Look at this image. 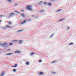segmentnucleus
I'll return each instance as SVG.
<instances>
[{"instance_id":"obj_38","label":"nucleus","mask_w":76,"mask_h":76,"mask_svg":"<svg viewBox=\"0 0 76 76\" xmlns=\"http://www.w3.org/2000/svg\"><path fill=\"white\" fill-rule=\"evenodd\" d=\"M4 74H2H2H1V76H4Z\"/></svg>"},{"instance_id":"obj_33","label":"nucleus","mask_w":76,"mask_h":76,"mask_svg":"<svg viewBox=\"0 0 76 76\" xmlns=\"http://www.w3.org/2000/svg\"><path fill=\"white\" fill-rule=\"evenodd\" d=\"M56 61H53L52 63L53 64L55 63H56Z\"/></svg>"},{"instance_id":"obj_28","label":"nucleus","mask_w":76,"mask_h":76,"mask_svg":"<svg viewBox=\"0 0 76 76\" xmlns=\"http://www.w3.org/2000/svg\"><path fill=\"white\" fill-rule=\"evenodd\" d=\"M42 60H40L39 61V63H41V62H42Z\"/></svg>"},{"instance_id":"obj_17","label":"nucleus","mask_w":76,"mask_h":76,"mask_svg":"<svg viewBox=\"0 0 76 76\" xmlns=\"http://www.w3.org/2000/svg\"><path fill=\"white\" fill-rule=\"evenodd\" d=\"M12 54H13V53H11L7 54V56H9L10 55H12Z\"/></svg>"},{"instance_id":"obj_26","label":"nucleus","mask_w":76,"mask_h":76,"mask_svg":"<svg viewBox=\"0 0 76 76\" xmlns=\"http://www.w3.org/2000/svg\"><path fill=\"white\" fill-rule=\"evenodd\" d=\"M13 45V43H10L9 45H9Z\"/></svg>"},{"instance_id":"obj_1","label":"nucleus","mask_w":76,"mask_h":76,"mask_svg":"<svg viewBox=\"0 0 76 76\" xmlns=\"http://www.w3.org/2000/svg\"><path fill=\"white\" fill-rule=\"evenodd\" d=\"M0 46L3 47H5V48H7V47H9V45L7 42H5L3 44L0 43Z\"/></svg>"},{"instance_id":"obj_14","label":"nucleus","mask_w":76,"mask_h":76,"mask_svg":"<svg viewBox=\"0 0 76 76\" xmlns=\"http://www.w3.org/2000/svg\"><path fill=\"white\" fill-rule=\"evenodd\" d=\"M14 12H15V13H17L18 14H20V13L19 12V11H14Z\"/></svg>"},{"instance_id":"obj_10","label":"nucleus","mask_w":76,"mask_h":76,"mask_svg":"<svg viewBox=\"0 0 76 76\" xmlns=\"http://www.w3.org/2000/svg\"><path fill=\"white\" fill-rule=\"evenodd\" d=\"M15 66H12V67H16L17 66H18V64H15Z\"/></svg>"},{"instance_id":"obj_43","label":"nucleus","mask_w":76,"mask_h":76,"mask_svg":"<svg viewBox=\"0 0 76 76\" xmlns=\"http://www.w3.org/2000/svg\"><path fill=\"white\" fill-rule=\"evenodd\" d=\"M38 4H39V5H41V4L38 3Z\"/></svg>"},{"instance_id":"obj_45","label":"nucleus","mask_w":76,"mask_h":76,"mask_svg":"<svg viewBox=\"0 0 76 76\" xmlns=\"http://www.w3.org/2000/svg\"><path fill=\"white\" fill-rule=\"evenodd\" d=\"M35 18H37V17H35Z\"/></svg>"},{"instance_id":"obj_5","label":"nucleus","mask_w":76,"mask_h":76,"mask_svg":"<svg viewBox=\"0 0 76 76\" xmlns=\"http://www.w3.org/2000/svg\"><path fill=\"white\" fill-rule=\"evenodd\" d=\"M21 53V51L18 50H16L15 52V53H17V54H19V53Z\"/></svg>"},{"instance_id":"obj_13","label":"nucleus","mask_w":76,"mask_h":76,"mask_svg":"<svg viewBox=\"0 0 76 76\" xmlns=\"http://www.w3.org/2000/svg\"><path fill=\"white\" fill-rule=\"evenodd\" d=\"M7 2H9V3H12V0H7Z\"/></svg>"},{"instance_id":"obj_23","label":"nucleus","mask_w":76,"mask_h":76,"mask_svg":"<svg viewBox=\"0 0 76 76\" xmlns=\"http://www.w3.org/2000/svg\"><path fill=\"white\" fill-rule=\"evenodd\" d=\"M13 72H16V71H17V70H16V69H14L12 70Z\"/></svg>"},{"instance_id":"obj_39","label":"nucleus","mask_w":76,"mask_h":76,"mask_svg":"<svg viewBox=\"0 0 76 76\" xmlns=\"http://www.w3.org/2000/svg\"><path fill=\"white\" fill-rule=\"evenodd\" d=\"M70 27H68V28H67V29H70Z\"/></svg>"},{"instance_id":"obj_29","label":"nucleus","mask_w":76,"mask_h":76,"mask_svg":"<svg viewBox=\"0 0 76 76\" xmlns=\"http://www.w3.org/2000/svg\"><path fill=\"white\" fill-rule=\"evenodd\" d=\"M6 73L5 71H4L2 72V74H3L4 75V74Z\"/></svg>"},{"instance_id":"obj_30","label":"nucleus","mask_w":76,"mask_h":76,"mask_svg":"<svg viewBox=\"0 0 76 76\" xmlns=\"http://www.w3.org/2000/svg\"><path fill=\"white\" fill-rule=\"evenodd\" d=\"M62 19H60V20H58V22H61V21H62Z\"/></svg>"},{"instance_id":"obj_15","label":"nucleus","mask_w":76,"mask_h":76,"mask_svg":"<svg viewBox=\"0 0 76 76\" xmlns=\"http://www.w3.org/2000/svg\"><path fill=\"white\" fill-rule=\"evenodd\" d=\"M61 10H62V9H60L56 11V12H60V11H61Z\"/></svg>"},{"instance_id":"obj_46","label":"nucleus","mask_w":76,"mask_h":76,"mask_svg":"<svg viewBox=\"0 0 76 76\" xmlns=\"http://www.w3.org/2000/svg\"><path fill=\"white\" fill-rule=\"evenodd\" d=\"M56 0V1H57V0Z\"/></svg>"},{"instance_id":"obj_32","label":"nucleus","mask_w":76,"mask_h":76,"mask_svg":"<svg viewBox=\"0 0 76 76\" xmlns=\"http://www.w3.org/2000/svg\"><path fill=\"white\" fill-rule=\"evenodd\" d=\"M33 54H34V53H31V56H32V55H33Z\"/></svg>"},{"instance_id":"obj_24","label":"nucleus","mask_w":76,"mask_h":76,"mask_svg":"<svg viewBox=\"0 0 76 76\" xmlns=\"http://www.w3.org/2000/svg\"><path fill=\"white\" fill-rule=\"evenodd\" d=\"M29 64V62H26V65H28Z\"/></svg>"},{"instance_id":"obj_11","label":"nucleus","mask_w":76,"mask_h":76,"mask_svg":"<svg viewBox=\"0 0 76 76\" xmlns=\"http://www.w3.org/2000/svg\"><path fill=\"white\" fill-rule=\"evenodd\" d=\"M23 31V29H21L19 30H18L17 31V32H22Z\"/></svg>"},{"instance_id":"obj_8","label":"nucleus","mask_w":76,"mask_h":76,"mask_svg":"<svg viewBox=\"0 0 76 76\" xmlns=\"http://www.w3.org/2000/svg\"><path fill=\"white\" fill-rule=\"evenodd\" d=\"M6 26L7 28H12V26H10L7 25H6Z\"/></svg>"},{"instance_id":"obj_36","label":"nucleus","mask_w":76,"mask_h":76,"mask_svg":"<svg viewBox=\"0 0 76 76\" xmlns=\"http://www.w3.org/2000/svg\"><path fill=\"white\" fill-rule=\"evenodd\" d=\"M20 11H21V12H25V10H21Z\"/></svg>"},{"instance_id":"obj_42","label":"nucleus","mask_w":76,"mask_h":76,"mask_svg":"<svg viewBox=\"0 0 76 76\" xmlns=\"http://www.w3.org/2000/svg\"><path fill=\"white\" fill-rule=\"evenodd\" d=\"M40 3H43V2H42V1H40Z\"/></svg>"},{"instance_id":"obj_37","label":"nucleus","mask_w":76,"mask_h":76,"mask_svg":"<svg viewBox=\"0 0 76 76\" xmlns=\"http://www.w3.org/2000/svg\"><path fill=\"white\" fill-rule=\"evenodd\" d=\"M31 19H28V22L31 21Z\"/></svg>"},{"instance_id":"obj_9","label":"nucleus","mask_w":76,"mask_h":76,"mask_svg":"<svg viewBox=\"0 0 76 76\" xmlns=\"http://www.w3.org/2000/svg\"><path fill=\"white\" fill-rule=\"evenodd\" d=\"M17 42H18V40H14L12 41V42H14V43H16Z\"/></svg>"},{"instance_id":"obj_35","label":"nucleus","mask_w":76,"mask_h":76,"mask_svg":"<svg viewBox=\"0 0 76 76\" xmlns=\"http://www.w3.org/2000/svg\"><path fill=\"white\" fill-rule=\"evenodd\" d=\"M9 24H12V22H9L8 23Z\"/></svg>"},{"instance_id":"obj_6","label":"nucleus","mask_w":76,"mask_h":76,"mask_svg":"<svg viewBox=\"0 0 76 76\" xmlns=\"http://www.w3.org/2000/svg\"><path fill=\"white\" fill-rule=\"evenodd\" d=\"M22 41V40H20L19 41L18 40V42H19V44H22L23 42Z\"/></svg>"},{"instance_id":"obj_18","label":"nucleus","mask_w":76,"mask_h":76,"mask_svg":"<svg viewBox=\"0 0 76 76\" xmlns=\"http://www.w3.org/2000/svg\"><path fill=\"white\" fill-rule=\"evenodd\" d=\"M52 74H53V75H56L57 74V73L56 72H52Z\"/></svg>"},{"instance_id":"obj_31","label":"nucleus","mask_w":76,"mask_h":76,"mask_svg":"<svg viewBox=\"0 0 76 76\" xmlns=\"http://www.w3.org/2000/svg\"><path fill=\"white\" fill-rule=\"evenodd\" d=\"M53 35H54V34H53L50 36V38H51L52 37H53Z\"/></svg>"},{"instance_id":"obj_25","label":"nucleus","mask_w":76,"mask_h":76,"mask_svg":"<svg viewBox=\"0 0 76 76\" xmlns=\"http://www.w3.org/2000/svg\"><path fill=\"white\" fill-rule=\"evenodd\" d=\"M15 6H18V5H19V4H18V3H16L15 4Z\"/></svg>"},{"instance_id":"obj_2","label":"nucleus","mask_w":76,"mask_h":76,"mask_svg":"<svg viewBox=\"0 0 76 76\" xmlns=\"http://www.w3.org/2000/svg\"><path fill=\"white\" fill-rule=\"evenodd\" d=\"M15 15H16L15 14L12 12L10 13L9 16H6L5 15V17L7 18V19H10L11 17H13L14 16H15Z\"/></svg>"},{"instance_id":"obj_44","label":"nucleus","mask_w":76,"mask_h":76,"mask_svg":"<svg viewBox=\"0 0 76 76\" xmlns=\"http://www.w3.org/2000/svg\"><path fill=\"white\" fill-rule=\"evenodd\" d=\"M1 20H0V22H1Z\"/></svg>"},{"instance_id":"obj_41","label":"nucleus","mask_w":76,"mask_h":76,"mask_svg":"<svg viewBox=\"0 0 76 76\" xmlns=\"http://www.w3.org/2000/svg\"><path fill=\"white\" fill-rule=\"evenodd\" d=\"M65 18H64L62 19V20H64V19H65Z\"/></svg>"},{"instance_id":"obj_40","label":"nucleus","mask_w":76,"mask_h":76,"mask_svg":"<svg viewBox=\"0 0 76 76\" xmlns=\"http://www.w3.org/2000/svg\"><path fill=\"white\" fill-rule=\"evenodd\" d=\"M32 17H35V16L34 15H32Z\"/></svg>"},{"instance_id":"obj_22","label":"nucleus","mask_w":76,"mask_h":76,"mask_svg":"<svg viewBox=\"0 0 76 76\" xmlns=\"http://www.w3.org/2000/svg\"><path fill=\"white\" fill-rule=\"evenodd\" d=\"M5 17V15H0V17Z\"/></svg>"},{"instance_id":"obj_12","label":"nucleus","mask_w":76,"mask_h":76,"mask_svg":"<svg viewBox=\"0 0 76 76\" xmlns=\"http://www.w3.org/2000/svg\"><path fill=\"white\" fill-rule=\"evenodd\" d=\"M48 5L49 6H51L52 5V4L50 2L49 3H48Z\"/></svg>"},{"instance_id":"obj_19","label":"nucleus","mask_w":76,"mask_h":76,"mask_svg":"<svg viewBox=\"0 0 76 76\" xmlns=\"http://www.w3.org/2000/svg\"><path fill=\"white\" fill-rule=\"evenodd\" d=\"M38 12H40L41 13H44V10H42L41 11H38Z\"/></svg>"},{"instance_id":"obj_27","label":"nucleus","mask_w":76,"mask_h":76,"mask_svg":"<svg viewBox=\"0 0 76 76\" xmlns=\"http://www.w3.org/2000/svg\"><path fill=\"white\" fill-rule=\"evenodd\" d=\"M6 29H7L6 27H4L3 28V29H4V30H6Z\"/></svg>"},{"instance_id":"obj_7","label":"nucleus","mask_w":76,"mask_h":76,"mask_svg":"<svg viewBox=\"0 0 76 76\" xmlns=\"http://www.w3.org/2000/svg\"><path fill=\"white\" fill-rule=\"evenodd\" d=\"M26 19L24 20L23 21V22H21V24H23L24 23H26Z\"/></svg>"},{"instance_id":"obj_4","label":"nucleus","mask_w":76,"mask_h":76,"mask_svg":"<svg viewBox=\"0 0 76 76\" xmlns=\"http://www.w3.org/2000/svg\"><path fill=\"white\" fill-rule=\"evenodd\" d=\"M20 16L22 17L23 18H25L26 15L23 13H21L20 14Z\"/></svg>"},{"instance_id":"obj_34","label":"nucleus","mask_w":76,"mask_h":76,"mask_svg":"<svg viewBox=\"0 0 76 76\" xmlns=\"http://www.w3.org/2000/svg\"><path fill=\"white\" fill-rule=\"evenodd\" d=\"M10 49H8L7 50V51H10Z\"/></svg>"},{"instance_id":"obj_21","label":"nucleus","mask_w":76,"mask_h":76,"mask_svg":"<svg viewBox=\"0 0 76 76\" xmlns=\"http://www.w3.org/2000/svg\"><path fill=\"white\" fill-rule=\"evenodd\" d=\"M43 72H41L39 73V75H43Z\"/></svg>"},{"instance_id":"obj_16","label":"nucleus","mask_w":76,"mask_h":76,"mask_svg":"<svg viewBox=\"0 0 76 76\" xmlns=\"http://www.w3.org/2000/svg\"><path fill=\"white\" fill-rule=\"evenodd\" d=\"M74 45V43H73L72 42L69 44V45Z\"/></svg>"},{"instance_id":"obj_20","label":"nucleus","mask_w":76,"mask_h":76,"mask_svg":"<svg viewBox=\"0 0 76 76\" xmlns=\"http://www.w3.org/2000/svg\"><path fill=\"white\" fill-rule=\"evenodd\" d=\"M48 3L45 2L44 3V4L45 5H48Z\"/></svg>"},{"instance_id":"obj_3","label":"nucleus","mask_w":76,"mask_h":76,"mask_svg":"<svg viewBox=\"0 0 76 76\" xmlns=\"http://www.w3.org/2000/svg\"><path fill=\"white\" fill-rule=\"evenodd\" d=\"M32 8V6L31 5H28L26 7L27 9V10H33L31 8Z\"/></svg>"}]
</instances>
